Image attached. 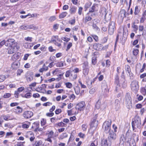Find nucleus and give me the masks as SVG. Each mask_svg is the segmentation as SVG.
I'll return each instance as SVG.
<instances>
[{
    "instance_id": "28",
    "label": "nucleus",
    "mask_w": 146,
    "mask_h": 146,
    "mask_svg": "<svg viewBox=\"0 0 146 146\" xmlns=\"http://www.w3.org/2000/svg\"><path fill=\"white\" fill-rule=\"evenodd\" d=\"M101 145L102 146H109L107 140L106 139H103L102 141Z\"/></svg>"
},
{
    "instance_id": "8",
    "label": "nucleus",
    "mask_w": 146,
    "mask_h": 146,
    "mask_svg": "<svg viewBox=\"0 0 146 146\" xmlns=\"http://www.w3.org/2000/svg\"><path fill=\"white\" fill-rule=\"evenodd\" d=\"M51 41L54 44L59 47H60L61 46V44L58 43V42H61L62 41L58 38V36H53L52 38Z\"/></svg>"
},
{
    "instance_id": "62",
    "label": "nucleus",
    "mask_w": 146,
    "mask_h": 146,
    "mask_svg": "<svg viewBox=\"0 0 146 146\" xmlns=\"http://www.w3.org/2000/svg\"><path fill=\"white\" fill-rule=\"evenodd\" d=\"M68 23L69 24L71 25H74L75 23V19H73L70 20L69 21Z\"/></svg>"
},
{
    "instance_id": "64",
    "label": "nucleus",
    "mask_w": 146,
    "mask_h": 146,
    "mask_svg": "<svg viewBox=\"0 0 146 146\" xmlns=\"http://www.w3.org/2000/svg\"><path fill=\"white\" fill-rule=\"evenodd\" d=\"M24 142H18L15 145V146H24L23 143H24Z\"/></svg>"
},
{
    "instance_id": "13",
    "label": "nucleus",
    "mask_w": 146,
    "mask_h": 146,
    "mask_svg": "<svg viewBox=\"0 0 146 146\" xmlns=\"http://www.w3.org/2000/svg\"><path fill=\"white\" fill-rule=\"evenodd\" d=\"M76 108L80 111L83 110L85 108V102L82 101L78 103L77 104Z\"/></svg>"
},
{
    "instance_id": "47",
    "label": "nucleus",
    "mask_w": 146,
    "mask_h": 146,
    "mask_svg": "<svg viewBox=\"0 0 146 146\" xmlns=\"http://www.w3.org/2000/svg\"><path fill=\"white\" fill-rule=\"evenodd\" d=\"M46 123V120L45 119L42 118L41 120V124L42 126L45 125Z\"/></svg>"
},
{
    "instance_id": "53",
    "label": "nucleus",
    "mask_w": 146,
    "mask_h": 146,
    "mask_svg": "<svg viewBox=\"0 0 146 146\" xmlns=\"http://www.w3.org/2000/svg\"><path fill=\"white\" fill-rule=\"evenodd\" d=\"M66 87L68 88H72V84L70 82H67L65 84Z\"/></svg>"
},
{
    "instance_id": "22",
    "label": "nucleus",
    "mask_w": 146,
    "mask_h": 146,
    "mask_svg": "<svg viewBox=\"0 0 146 146\" xmlns=\"http://www.w3.org/2000/svg\"><path fill=\"white\" fill-rule=\"evenodd\" d=\"M115 108L116 110H118L120 107V102L118 99L115 100Z\"/></svg>"
},
{
    "instance_id": "35",
    "label": "nucleus",
    "mask_w": 146,
    "mask_h": 146,
    "mask_svg": "<svg viewBox=\"0 0 146 146\" xmlns=\"http://www.w3.org/2000/svg\"><path fill=\"white\" fill-rule=\"evenodd\" d=\"M125 141V139L124 135H121L120 138V143L122 144H123Z\"/></svg>"
},
{
    "instance_id": "3",
    "label": "nucleus",
    "mask_w": 146,
    "mask_h": 146,
    "mask_svg": "<svg viewBox=\"0 0 146 146\" xmlns=\"http://www.w3.org/2000/svg\"><path fill=\"white\" fill-rule=\"evenodd\" d=\"M101 13L102 14V16H104L105 20L106 22L110 20L111 17V15L110 12L108 13L107 10L106 8H102Z\"/></svg>"
},
{
    "instance_id": "57",
    "label": "nucleus",
    "mask_w": 146,
    "mask_h": 146,
    "mask_svg": "<svg viewBox=\"0 0 146 146\" xmlns=\"http://www.w3.org/2000/svg\"><path fill=\"white\" fill-rule=\"evenodd\" d=\"M56 19V17L55 16H53L50 17L49 18V20L52 22L55 21Z\"/></svg>"
},
{
    "instance_id": "16",
    "label": "nucleus",
    "mask_w": 146,
    "mask_h": 146,
    "mask_svg": "<svg viewBox=\"0 0 146 146\" xmlns=\"http://www.w3.org/2000/svg\"><path fill=\"white\" fill-rule=\"evenodd\" d=\"M93 47L97 50L99 51L103 50V46L99 43H95L93 45Z\"/></svg>"
},
{
    "instance_id": "7",
    "label": "nucleus",
    "mask_w": 146,
    "mask_h": 146,
    "mask_svg": "<svg viewBox=\"0 0 146 146\" xmlns=\"http://www.w3.org/2000/svg\"><path fill=\"white\" fill-rule=\"evenodd\" d=\"M116 29L115 24L113 22H111L109 24L108 26V33L110 35L113 34L114 31Z\"/></svg>"
},
{
    "instance_id": "4",
    "label": "nucleus",
    "mask_w": 146,
    "mask_h": 146,
    "mask_svg": "<svg viewBox=\"0 0 146 146\" xmlns=\"http://www.w3.org/2000/svg\"><path fill=\"white\" fill-rule=\"evenodd\" d=\"M125 104L127 108L130 109L132 107V99L130 94L129 93L126 94L125 98Z\"/></svg>"
},
{
    "instance_id": "27",
    "label": "nucleus",
    "mask_w": 146,
    "mask_h": 146,
    "mask_svg": "<svg viewBox=\"0 0 146 146\" xmlns=\"http://www.w3.org/2000/svg\"><path fill=\"white\" fill-rule=\"evenodd\" d=\"M15 110L16 111V112L17 113V114L21 113L23 110L22 108L19 106L17 107L15 109Z\"/></svg>"
},
{
    "instance_id": "42",
    "label": "nucleus",
    "mask_w": 146,
    "mask_h": 146,
    "mask_svg": "<svg viewBox=\"0 0 146 146\" xmlns=\"http://www.w3.org/2000/svg\"><path fill=\"white\" fill-rule=\"evenodd\" d=\"M6 78L5 76L3 75H0V82H3Z\"/></svg>"
},
{
    "instance_id": "32",
    "label": "nucleus",
    "mask_w": 146,
    "mask_h": 146,
    "mask_svg": "<svg viewBox=\"0 0 146 146\" xmlns=\"http://www.w3.org/2000/svg\"><path fill=\"white\" fill-rule=\"evenodd\" d=\"M24 89V88L23 87H21L19 88L17 90L15 91V93L16 94H19V93L23 91Z\"/></svg>"
},
{
    "instance_id": "48",
    "label": "nucleus",
    "mask_w": 146,
    "mask_h": 146,
    "mask_svg": "<svg viewBox=\"0 0 146 146\" xmlns=\"http://www.w3.org/2000/svg\"><path fill=\"white\" fill-rule=\"evenodd\" d=\"M3 119L6 121H7L10 120V116L9 115H3L2 116Z\"/></svg>"
},
{
    "instance_id": "20",
    "label": "nucleus",
    "mask_w": 146,
    "mask_h": 146,
    "mask_svg": "<svg viewBox=\"0 0 146 146\" xmlns=\"http://www.w3.org/2000/svg\"><path fill=\"white\" fill-rule=\"evenodd\" d=\"M102 91H104L105 92H108L109 91V90L108 89L107 84L105 82L102 83Z\"/></svg>"
},
{
    "instance_id": "50",
    "label": "nucleus",
    "mask_w": 146,
    "mask_h": 146,
    "mask_svg": "<svg viewBox=\"0 0 146 146\" xmlns=\"http://www.w3.org/2000/svg\"><path fill=\"white\" fill-rule=\"evenodd\" d=\"M139 12V11L138 9V7L137 6H136L135 8V11L134 14L136 15H137Z\"/></svg>"
},
{
    "instance_id": "12",
    "label": "nucleus",
    "mask_w": 146,
    "mask_h": 146,
    "mask_svg": "<svg viewBox=\"0 0 146 146\" xmlns=\"http://www.w3.org/2000/svg\"><path fill=\"white\" fill-rule=\"evenodd\" d=\"M33 115V113L32 111H26L23 113V115L25 118L29 119Z\"/></svg>"
},
{
    "instance_id": "58",
    "label": "nucleus",
    "mask_w": 146,
    "mask_h": 146,
    "mask_svg": "<svg viewBox=\"0 0 146 146\" xmlns=\"http://www.w3.org/2000/svg\"><path fill=\"white\" fill-rule=\"evenodd\" d=\"M91 36L96 42H98V38L97 35H92Z\"/></svg>"
},
{
    "instance_id": "61",
    "label": "nucleus",
    "mask_w": 146,
    "mask_h": 146,
    "mask_svg": "<svg viewBox=\"0 0 146 146\" xmlns=\"http://www.w3.org/2000/svg\"><path fill=\"white\" fill-rule=\"evenodd\" d=\"M61 39L67 42H68L70 40V38H68L66 37H62L61 38Z\"/></svg>"
},
{
    "instance_id": "38",
    "label": "nucleus",
    "mask_w": 146,
    "mask_h": 146,
    "mask_svg": "<svg viewBox=\"0 0 146 146\" xmlns=\"http://www.w3.org/2000/svg\"><path fill=\"white\" fill-rule=\"evenodd\" d=\"M125 70L126 72H127L130 74L131 72V69L130 66L128 65H125Z\"/></svg>"
},
{
    "instance_id": "1",
    "label": "nucleus",
    "mask_w": 146,
    "mask_h": 146,
    "mask_svg": "<svg viewBox=\"0 0 146 146\" xmlns=\"http://www.w3.org/2000/svg\"><path fill=\"white\" fill-rule=\"evenodd\" d=\"M5 46L10 47L11 48L8 51V53L9 54L14 53L15 51L18 50L20 48V46L18 43L13 38L8 39L6 41Z\"/></svg>"
},
{
    "instance_id": "30",
    "label": "nucleus",
    "mask_w": 146,
    "mask_h": 146,
    "mask_svg": "<svg viewBox=\"0 0 146 146\" xmlns=\"http://www.w3.org/2000/svg\"><path fill=\"white\" fill-rule=\"evenodd\" d=\"M67 13L66 12H62L59 15V18L60 19H62L65 17L67 15Z\"/></svg>"
},
{
    "instance_id": "56",
    "label": "nucleus",
    "mask_w": 146,
    "mask_h": 146,
    "mask_svg": "<svg viewBox=\"0 0 146 146\" xmlns=\"http://www.w3.org/2000/svg\"><path fill=\"white\" fill-rule=\"evenodd\" d=\"M139 51L138 49H134L133 51V54L134 55L136 56L138 53Z\"/></svg>"
},
{
    "instance_id": "23",
    "label": "nucleus",
    "mask_w": 146,
    "mask_h": 146,
    "mask_svg": "<svg viewBox=\"0 0 146 146\" xmlns=\"http://www.w3.org/2000/svg\"><path fill=\"white\" fill-rule=\"evenodd\" d=\"M48 66H45V64H44L42 68H40L39 70V72H40L42 73L44 71H46L48 70Z\"/></svg>"
},
{
    "instance_id": "37",
    "label": "nucleus",
    "mask_w": 146,
    "mask_h": 146,
    "mask_svg": "<svg viewBox=\"0 0 146 146\" xmlns=\"http://www.w3.org/2000/svg\"><path fill=\"white\" fill-rule=\"evenodd\" d=\"M74 90L76 94L78 95L79 94L80 92V88L78 86H76L74 88Z\"/></svg>"
},
{
    "instance_id": "11",
    "label": "nucleus",
    "mask_w": 146,
    "mask_h": 146,
    "mask_svg": "<svg viewBox=\"0 0 146 146\" xmlns=\"http://www.w3.org/2000/svg\"><path fill=\"white\" fill-rule=\"evenodd\" d=\"M54 132L52 131H47L46 134L47 138L45 139V140L50 143H52V140L51 138L54 137Z\"/></svg>"
},
{
    "instance_id": "63",
    "label": "nucleus",
    "mask_w": 146,
    "mask_h": 146,
    "mask_svg": "<svg viewBox=\"0 0 146 146\" xmlns=\"http://www.w3.org/2000/svg\"><path fill=\"white\" fill-rule=\"evenodd\" d=\"M98 145V141H94V142L92 143L90 146H97Z\"/></svg>"
},
{
    "instance_id": "15",
    "label": "nucleus",
    "mask_w": 146,
    "mask_h": 146,
    "mask_svg": "<svg viewBox=\"0 0 146 146\" xmlns=\"http://www.w3.org/2000/svg\"><path fill=\"white\" fill-rule=\"evenodd\" d=\"M19 63L17 61H15L11 64V68L12 70H16L19 67Z\"/></svg>"
},
{
    "instance_id": "41",
    "label": "nucleus",
    "mask_w": 146,
    "mask_h": 146,
    "mask_svg": "<svg viewBox=\"0 0 146 146\" xmlns=\"http://www.w3.org/2000/svg\"><path fill=\"white\" fill-rule=\"evenodd\" d=\"M100 101L98 100L96 103L95 105V108L97 109H99L100 107Z\"/></svg>"
},
{
    "instance_id": "14",
    "label": "nucleus",
    "mask_w": 146,
    "mask_h": 146,
    "mask_svg": "<svg viewBox=\"0 0 146 146\" xmlns=\"http://www.w3.org/2000/svg\"><path fill=\"white\" fill-rule=\"evenodd\" d=\"M93 15L92 14H88V13L86 14L85 17L83 18V21L85 23H87L88 22L90 21L92 19V18L91 16H92Z\"/></svg>"
},
{
    "instance_id": "19",
    "label": "nucleus",
    "mask_w": 146,
    "mask_h": 146,
    "mask_svg": "<svg viewBox=\"0 0 146 146\" xmlns=\"http://www.w3.org/2000/svg\"><path fill=\"white\" fill-rule=\"evenodd\" d=\"M97 5L96 4H94L92 7L89 9L88 14H92L93 15H95L94 11L96 10V6Z\"/></svg>"
},
{
    "instance_id": "55",
    "label": "nucleus",
    "mask_w": 146,
    "mask_h": 146,
    "mask_svg": "<svg viewBox=\"0 0 146 146\" xmlns=\"http://www.w3.org/2000/svg\"><path fill=\"white\" fill-rule=\"evenodd\" d=\"M52 105V103L50 102H48L46 103H44L43 104V105L44 106H49Z\"/></svg>"
},
{
    "instance_id": "29",
    "label": "nucleus",
    "mask_w": 146,
    "mask_h": 146,
    "mask_svg": "<svg viewBox=\"0 0 146 146\" xmlns=\"http://www.w3.org/2000/svg\"><path fill=\"white\" fill-rule=\"evenodd\" d=\"M19 56L18 53H16L13 55L12 57V59L13 60L15 61L19 58Z\"/></svg>"
},
{
    "instance_id": "52",
    "label": "nucleus",
    "mask_w": 146,
    "mask_h": 146,
    "mask_svg": "<svg viewBox=\"0 0 146 146\" xmlns=\"http://www.w3.org/2000/svg\"><path fill=\"white\" fill-rule=\"evenodd\" d=\"M83 68H89L88 66V62L86 61L84 62L83 64Z\"/></svg>"
},
{
    "instance_id": "54",
    "label": "nucleus",
    "mask_w": 146,
    "mask_h": 146,
    "mask_svg": "<svg viewBox=\"0 0 146 146\" xmlns=\"http://www.w3.org/2000/svg\"><path fill=\"white\" fill-rule=\"evenodd\" d=\"M88 125L86 124H83L82 126V128L83 131H86Z\"/></svg>"
},
{
    "instance_id": "40",
    "label": "nucleus",
    "mask_w": 146,
    "mask_h": 146,
    "mask_svg": "<svg viewBox=\"0 0 146 146\" xmlns=\"http://www.w3.org/2000/svg\"><path fill=\"white\" fill-rule=\"evenodd\" d=\"M13 133L11 132H7L6 133L5 138L11 137L13 136Z\"/></svg>"
},
{
    "instance_id": "43",
    "label": "nucleus",
    "mask_w": 146,
    "mask_h": 146,
    "mask_svg": "<svg viewBox=\"0 0 146 146\" xmlns=\"http://www.w3.org/2000/svg\"><path fill=\"white\" fill-rule=\"evenodd\" d=\"M56 65L57 67H61L64 66L63 62L60 61L56 63Z\"/></svg>"
},
{
    "instance_id": "17",
    "label": "nucleus",
    "mask_w": 146,
    "mask_h": 146,
    "mask_svg": "<svg viewBox=\"0 0 146 146\" xmlns=\"http://www.w3.org/2000/svg\"><path fill=\"white\" fill-rule=\"evenodd\" d=\"M134 122H135V124H136L137 127L139 128L140 127L141 125V122L140 117L138 116L135 117Z\"/></svg>"
},
{
    "instance_id": "2",
    "label": "nucleus",
    "mask_w": 146,
    "mask_h": 146,
    "mask_svg": "<svg viewBox=\"0 0 146 146\" xmlns=\"http://www.w3.org/2000/svg\"><path fill=\"white\" fill-rule=\"evenodd\" d=\"M80 71L79 69L78 68H75L74 69L71 68L66 72L65 76L67 78L70 77L73 80L75 79L77 77L76 73L79 72Z\"/></svg>"
},
{
    "instance_id": "18",
    "label": "nucleus",
    "mask_w": 146,
    "mask_h": 146,
    "mask_svg": "<svg viewBox=\"0 0 146 146\" xmlns=\"http://www.w3.org/2000/svg\"><path fill=\"white\" fill-rule=\"evenodd\" d=\"M98 124V121L96 119H94L91 123L90 125L91 128H93V129H95L97 127Z\"/></svg>"
},
{
    "instance_id": "44",
    "label": "nucleus",
    "mask_w": 146,
    "mask_h": 146,
    "mask_svg": "<svg viewBox=\"0 0 146 146\" xmlns=\"http://www.w3.org/2000/svg\"><path fill=\"white\" fill-rule=\"evenodd\" d=\"M89 68H83V73L85 75H87L88 73Z\"/></svg>"
},
{
    "instance_id": "26",
    "label": "nucleus",
    "mask_w": 146,
    "mask_h": 146,
    "mask_svg": "<svg viewBox=\"0 0 146 146\" xmlns=\"http://www.w3.org/2000/svg\"><path fill=\"white\" fill-rule=\"evenodd\" d=\"M77 8L75 7H70V12L71 14H74L76 12Z\"/></svg>"
},
{
    "instance_id": "51",
    "label": "nucleus",
    "mask_w": 146,
    "mask_h": 146,
    "mask_svg": "<svg viewBox=\"0 0 146 146\" xmlns=\"http://www.w3.org/2000/svg\"><path fill=\"white\" fill-rule=\"evenodd\" d=\"M42 142L41 140L38 141H36L35 143V146H39L42 145Z\"/></svg>"
},
{
    "instance_id": "9",
    "label": "nucleus",
    "mask_w": 146,
    "mask_h": 146,
    "mask_svg": "<svg viewBox=\"0 0 146 146\" xmlns=\"http://www.w3.org/2000/svg\"><path fill=\"white\" fill-rule=\"evenodd\" d=\"M20 29L22 30H26L31 29L35 30L38 29V28L37 27H35L34 25H24L21 26L20 27Z\"/></svg>"
},
{
    "instance_id": "21",
    "label": "nucleus",
    "mask_w": 146,
    "mask_h": 146,
    "mask_svg": "<svg viewBox=\"0 0 146 146\" xmlns=\"http://www.w3.org/2000/svg\"><path fill=\"white\" fill-rule=\"evenodd\" d=\"M119 16V17L121 18V19H123V18L126 17V11L124 9H122L120 11Z\"/></svg>"
},
{
    "instance_id": "39",
    "label": "nucleus",
    "mask_w": 146,
    "mask_h": 146,
    "mask_svg": "<svg viewBox=\"0 0 146 146\" xmlns=\"http://www.w3.org/2000/svg\"><path fill=\"white\" fill-rule=\"evenodd\" d=\"M43 90L42 87V86H41L40 87L38 86L35 89V90L39 92L43 93L42 91Z\"/></svg>"
},
{
    "instance_id": "45",
    "label": "nucleus",
    "mask_w": 146,
    "mask_h": 146,
    "mask_svg": "<svg viewBox=\"0 0 146 146\" xmlns=\"http://www.w3.org/2000/svg\"><path fill=\"white\" fill-rule=\"evenodd\" d=\"M93 28L96 31H100V29L99 28L97 25L95 24H93L92 25Z\"/></svg>"
},
{
    "instance_id": "6",
    "label": "nucleus",
    "mask_w": 146,
    "mask_h": 146,
    "mask_svg": "<svg viewBox=\"0 0 146 146\" xmlns=\"http://www.w3.org/2000/svg\"><path fill=\"white\" fill-rule=\"evenodd\" d=\"M111 124V120H109L108 121H105L103 125V128L104 129L106 133L109 132L110 129V126Z\"/></svg>"
},
{
    "instance_id": "25",
    "label": "nucleus",
    "mask_w": 146,
    "mask_h": 146,
    "mask_svg": "<svg viewBox=\"0 0 146 146\" xmlns=\"http://www.w3.org/2000/svg\"><path fill=\"white\" fill-rule=\"evenodd\" d=\"M131 27L133 29V31L135 33H137L138 29L137 25L135 24V23H133L132 24Z\"/></svg>"
},
{
    "instance_id": "10",
    "label": "nucleus",
    "mask_w": 146,
    "mask_h": 146,
    "mask_svg": "<svg viewBox=\"0 0 146 146\" xmlns=\"http://www.w3.org/2000/svg\"><path fill=\"white\" fill-rule=\"evenodd\" d=\"M131 88L132 90L135 92L139 90L138 82L137 81H133L131 84Z\"/></svg>"
},
{
    "instance_id": "31",
    "label": "nucleus",
    "mask_w": 146,
    "mask_h": 146,
    "mask_svg": "<svg viewBox=\"0 0 146 146\" xmlns=\"http://www.w3.org/2000/svg\"><path fill=\"white\" fill-rule=\"evenodd\" d=\"M22 97L23 98H29L32 96V94L30 92H28L24 95H22Z\"/></svg>"
},
{
    "instance_id": "60",
    "label": "nucleus",
    "mask_w": 146,
    "mask_h": 146,
    "mask_svg": "<svg viewBox=\"0 0 146 146\" xmlns=\"http://www.w3.org/2000/svg\"><path fill=\"white\" fill-rule=\"evenodd\" d=\"M108 39V36L105 37L103 38L102 40V42L105 43L106 42Z\"/></svg>"
},
{
    "instance_id": "34",
    "label": "nucleus",
    "mask_w": 146,
    "mask_h": 146,
    "mask_svg": "<svg viewBox=\"0 0 146 146\" xmlns=\"http://www.w3.org/2000/svg\"><path fill=\"white\" fill-rule=\"evenodd\" d=\"M146 15H145V13H143V14L140 20V23H144L145 21L146 20Z\"/></svg>"
},
{
    "instance_id": "33",
    "label": "nucleus",
    "mask_w": 146,
    "mask_h": 146,
    "mask_svg": "<svg viewBox=\"0 0 146 146\" xmlns=\"http://www.w3.org/2000/svg\"><path fill=\"white\" fill-rule=\"evenodd\" d=\"M23 46L25 48H30L31 47V43L29 42H26L24 43Z\"/></svg>"
},
{
    "instance_id": "49",
    "label": "nucleus",
    "mask_w": 146,
    "mask_h": 146,
    "mask_svg": "<svg viewBox=\"0 0 146 146\" xmlns=\"http://www.w3.org/2000/svg\"><path fill=\"white\" fill-rule=\"evenodd\" d=\"M141 92L144 95H146V89L144 88H142L141 89Z\"/></svg>"
},
{
    "instance_id": "59",
    "label": "nucleus",
    "mask_w": 146,
    "mask_h": 146,
    "mask_svg": "<svg viewBox=\"0 0 146 146\" xmlns=\"http://www.w3.org/2000/svg\"><path fill=\"white\" fill-rule=\"evenodd\" d=\"M23 72V70L22 69H19L17 71V76H20Z\"/></svg>"
},
{
    "instance_id": "36",
    "label": "nucleus",
    "mask_w": 146,
    "mask_h": 146,
    "mask_svg": "<svg viewBox=\"0 0 146 146\" xmlns=\"http://www.w3.org/2000/svg\"><path fill=\"white\" fill-rule=\"evenodd\" d=\"M92 5V3L90 2H88L86 3L84 6V8L86 10L88 9Z\"/></svg>"
},
{
    "instance_id": "46",
    "label": "nucleus",
    "mask_w": 146,
    "mask_h": 146,
    "mask_svg": "<svg viewBox=\"0 0 146 146\" xmlns=\"http://www.w3.org/2000/svg\"><path fill=\"white\" fill-rule=\"evenodd\" d=\"M67 134L66 133H64L60 136V139H62L65 138L67 137Z\"/></svg>"
},
{
    "instance_id": "24",
    "label": "nucleus",
    "mask_w": 146,
    "mask_h": 146,
    "mask_svg": "<svg viewBox=\"0 0 146 146\" xmlns=\"http://www.w3.org/2000/svg\"><path fill=\"white\" fill-rule=\"evenodd\" d=\"M26 78L28 82H31L33 79V75L29 74L26 76Z\"/></svg>"
},
{
    "instance_id": "5",
    "label": "nucleus",
    "mask_w": 146,
    "mask_h": 146,
    "mask_svg": "<svg viewBox=\"0 0 146 146\" xmlns=\"http://www.w3.org/2000/svg\"><path fill=\"white\" fill-rule=\"evenodd\" d=\"M117 136L113 131H110L109 132V134L108 136V141L111 143L112 142L114 141L117 139Z\"/></svg>"
}]
</instances>
